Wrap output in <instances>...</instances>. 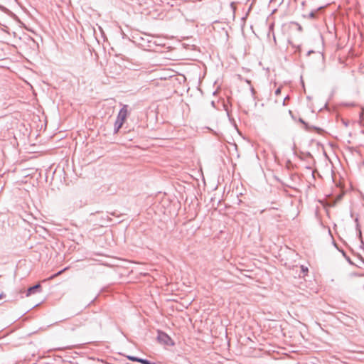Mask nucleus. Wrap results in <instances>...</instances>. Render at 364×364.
Masks as SVG:
<instances>
[{
	"mask_svg": "<svg viewBox=\"0 0 364 364\" xmlns=\"http://www.w3.org/2000/svg\"><path fill=\"white\" fill-rule=\"evenodd\" d=\"M4 296H5V294H4V293H1V294H0V299H2V298H4Z\"/></svg>",
	"mask_w": 364,
	"mask_h": 364,
	"instance_id": "nucleus-14",
	"label": "nucleus"
},
{
	"mask_svg": "<svg viewBox=\"0 0 364 364\" xmlns=\"http://www.w3.org/2000/svg\"><path fill=\"white\" fill-rule=\"evenodd\" d=\"M343 255L347 258L348 261L350 262V259L346 256V253L344 251H342Z\"/></svg>",
	"mask_w": 364,
	"mask_h": 364,
	"instance_id": "nucleus-12",
	"label": "nucleus"
},
{
	"mask_svg": "<svg viewBox=\"0 0 364 364\" xmlns=\"http://www.w3.org/2000/svg\"><path fill=\"white\" fill-rule=\"evenodd\" d=\"M287 99V97H285V99H284V102H283V104H284V105H285V103H286V101H285V100H286Z\"/></svg>",
	"mask_w": 364,
	"mask_h": 364,
	"instance_id": "nucleus-16",
	"label": "nucleus"
},
{
	"mask_svg": "<svg viewBox=\"0 0 364 364\" xmlns=\"http://www.w3.org/2000/svg\"><path fill=\"white\" fill-rule=\"evenodd\" d=\"M41 289V286L40 284H36L34 286L29 287L27 290L26 296H29L30 295L35 294L36 292L40 291Z\"/></svg>",
	"mask_w": 364,
	"mask_h": 364,
	"instance_id": "nucleus-3",
	"label": "nucleus"
},
{
	"mask_svg": "<svg viewBox=\"0 0 364 364\" xmlns=\"http://www.w3.org/2000/svg\"><path fill=\"white\" fill-rule=\"evenodd\" d=\"M67 269H68V268H67V267H65V268H64L63 269H62V270H60V271L58 272H57V273H55V274L52 275V276L50 277V279H53L54 277H57V276H58V275H60V274H61L64 271H65Z\"/></svg>",
	"mask_w": 364,
	"mask_h": 364,
	"instance_id": "nucleus-6",
	"label": "nucleus"
},
{
	"mask_svg": "<svg viewBox=\"0 0 364 364\" xmlns=\"http://www.w3.org/2000/svg\"><path fill=\"white\" fill-rule=\"evenodd\" d=\"M301 268H302V270H303V271H305V270H307V269H308L307 268L304 269V266H302V267H301Z\"/></svg>",
	"mask_w": 364,
	"mask_h": 364,
	"instance_id": "nucleus-15",
	"label": "nucleus"
},
{
	"mask_svg": "<svg viewBox=\"0 0 364 364\" xmlns=\"http://www.w3.org/2000/svg\"><path fill=\"white\" fill-rule=\"evenodd\" d=\"M298 31L300 32L302 31V27L299 24H298Z\"/></svg>",
	"mask_w": 364,
	"mask_h": 364,
	"instance_id": "nucleus-11",
	"label": "nucleus"
},
{
	"mask_svg": "<svg viewBox=\"0 0 364 364\" xmlns=\"http://www.w3.org/2000/svg\"><path fill=\"white\" fill-rule=\"evenodd\" d=\"M231 6H232V8H234V3H233V2H232V3H231Z\"/></svg>",
	"mask_w": 364,
	"mask_h": 364,
	"instance_id": "nucleus-17",
	"label": "nucleus"
},
{
	"mask_svg": "<svg viewBox=\"0 0 364 364\" xmlns=\"http://www.w3.org/2000/svg\"><path fill=\"white\" fill-rule=\"evenodd\" d=\"M348 105L354 106V104H353V103H352V104H349Z\"/></svg>",
	"mask_w": 364,
	"mask_h": 364,
	"instance_id": "nucleus-18",
	"label": "nucleus"
},
{
	"mask_svg": "<svg viewBox=\"0 0 364 364\" xmlns=\"http://www.w3.org/2000/svg\"><path fill=\"white\" fill-rule=\"evenodd\" d=\"M280 93H281V87H278V88L275 90V95H279Z\"/></svg>",
	"mask_w": 364,
	"mask_h": 364,
	"instance_id": "nucleus-10",
	"label": "nucleus"
},
{
	"mask_svg": "<svg viewBox=\"0 0 364 364\" xmlns=\"http://www.w3.org/2000/svg\"><path fill=\"white\" fill-rule=\"evenodd\" d=\"M355 222H356V223H358V219H355ZM356 228H357L358 232V236H359V237H360V238H361V234H362V233H361V230H360V229L359 228V225H358V223H357V225H356Z\"/></svg>",
	"mask_w": 364,
	"mask_h": 364,
	"instance_id": "nucleus-9",
	"label": "nucleus"
},
{
	"mask_svg": "<svg viewBox=\"0 0 364 364\" xmlns=\"http://www.w3.org/2000/svg\"><path fill=\"white\" fill-rule=\"evenodd\" d=\"M158 341L161 343H164L165 345L168 346H172L173 345V342L172 341L171 338L169 336H168L166 333L162 331L158 332V336H157Z\"/></svg>",
	"mask_w": 364,
	"mask_h": 364,
	"instance_id": "nucleus-2",
	"label": "nucleus"
},
{
	"mask_svg": "<svg viewBox=\"0 0 364 364\" xmlns=\"http://www.w3.org/2000/svg\"><path fill=\"white\" fill-rule=\"evenodd\" d=\"M128 360L133 361V362H137L139 363V360H141V358H138L133 355H128L127 356Z\"/></svg>",
	"mask_w": 364,
	"mask_h": 364,
	"instance_id": "nucleus-4",
	"label": "nucleus"
},
{
	"mask_svg": "<svg viewBox=\"0 0 364 364\" xmlns=\"http://www.w3.org/2000/svg\"><path fill=\"white\" fill-rule=\"evenodd\" d=\"M299 122L302 124H306L305 122L301 118L299 119Z\"/></svg>",
	"mask_w": 364,
	"mask_h": 364,
	"instance_id": "nucleus-13",
	"label": "nucleus"
},
{
	"mask_svg": "<svg viewBox=\"0 0 364 364\" xmlns=\"http://www.w3.org/2000/svg\"><path fill=\"white\" fill-rule=\"evenodd\" d=\"M67 269H68V268H67V267H65V268H64L63 269H62V270H60V271L58 272H57V273H55V274L52 275V276L50 277V279H53L54 277H57V276H58V275H60V274H61L64 271H65Z\"/></svg>",
	"mask_w": 364,
	"mask_h": 364,
	"instance_id": "nucleus-7",
	"label": "nucleus"
},
{
	"mask_svg": "<svg viewBox=\"0 0 364 364\" xmlns=\"http://www.w3.org/2000/svg\"><path fill=\"white\" fill-rule=\"evenodd\" d=\"M128 106L127 105H123L122 109L119 110L117 119L114 123V133L117 134L119 129L122 128V125L124 124L127 115H128V110H127Z\"/></svg>",
	"mask_w": 364,
	"mask_h": 364,
	"instance_id": "nucleus-1",
	"label": "nucleus"
},
{
	"mask_svg": "<svg viewBox=\"0 0 364 364\" xmlns=\"http://www.w3.org/2000/svg\"><path fill=\"white\" fill-rule=\"evenodd\" d=\"M309 18H315L316 16V12L315 11H313L309 13Z\"/></svg>",
	"mask_w": 364,
	"mask_h": 364,
	"instance_id": "nucleus-8",
	"label": "nucleus"
},
{
	"mask_svg": "<svg viewBox=\"0 0 364 364\" xmlns=\"http://www.w3.org/2000/svg\"><path fill=\"white\" fill-rule=\"evenodd\" d=\"M139 363L141 364H156V363L151 362L150 360L147 359L141 358L139 360Z\"/></svg>",
	"mask_w": 364,
	"mask_h": 364,
	"instance_id": "nucleus-5",
	"label": "nucleus"
}]
</instances>
